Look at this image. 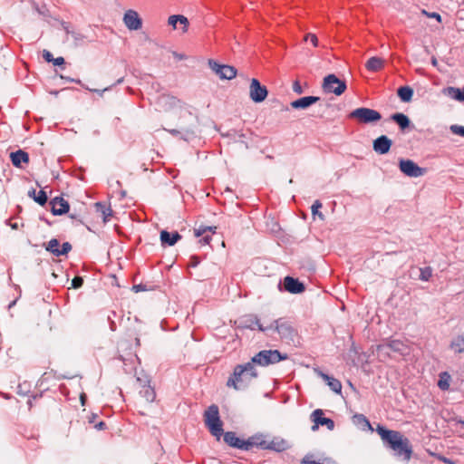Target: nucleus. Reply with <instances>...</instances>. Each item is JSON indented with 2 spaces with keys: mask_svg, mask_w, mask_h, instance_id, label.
Instances as JSON below:
<instances>
[{
  "mask_svg": "<svg viewBox=\"0 0 464 464\" xmlns=\"http://www.w3.org/2000/svg\"><path fill=\"white\" fill-rule=\"evenodd\" d=\"M376 431L382 441L388 445L396 457L408 462L412 455V448L410 440L397 430H387L384 426L378 424Z\"/></svg>",
  "mask_w": 464,
  "mask_h": 464,
  "instance_id": "1",
  "label": "nucleus"
},
{
  "mask_svg": "<svg viewBox=\"0 0 464 464\" xmlns=\"http://www.w3.org/2000/svg\"><path fill=\"white\" fill-rule=\"evenodd\" d=\"M257 376L258 372L256 366L249 361L244 364H238L234 368L232 375L227 382V386L232 387L237 391L244 390L247 388Z\"/></svg>",
  "mask_w": 464,
  "mask_h": 464,
  "instance_id": "2",
  "label": "nucleus"
},
{
  "mask_svg": "<svg viewBox=\"0 0 464 464\" xmlns=\"http://www.w3.org/2000/svg\"><path fill=\"white\" fill-rule=\"evenodd\" d=\"M205 424L208 428L210 433L220 440L223 434L222 421L219 417L218 407L215 404L210 405L205 411Z\"/></svg>",
  "mask_w": 464,
  "mask_h": 464,
  "instance_id": "3",
  "label": "nucleus"
},
{
  "mask_svg": "<svg viewBox=\"0 0 464 464\" xmlns=\"http://www.w3.org/2000/svg\"><path fill=\"white\" fill-rule=\"evenodd\" d=\"M157 106L160 110L165 111H177L183 117H191V113L188 111L185 104L169 94H162L157 100Z\"/></svg>",
  "mask_w": 464,
  "mask_h": 464,
  "instance_id": "4",
  "label": "nucleus"
},
{
  "mask_svg": "<svg viewBox=\"0 0 464 464\" xmlns=\"http://www.w3.org/2000/svg\"><path fill=\"white\" fill-rule=\"evenodd\" d=\"M285 359H287V354H282L278 350H263L253 356L250 362L253 365L266 367Z\"/></svg>",
  "mask_w": 464,
  "mask_h": 464,
  "instance_id": "5",
  "label": "nucleus"
},
{
  "mask_svg": "<svg viewBox=\"0 0 464 464\" xmlns=\"http://www.w3.org/2000/svg\"><path fill=\"white\" fill-rule=\"evenodd\" d=\"M349 117L356 119L360 123L368 124L378 121L382 119L379 111L373 109L361 107L350 112Z\"/></svg>",
  "mask_w": 464,
  "mask_h": 464,
  "instance_id": "6",
  "label": "nucleus"
},
{
  "mask_svg": "<svg viewBox=\"0 0 464 464\" xmlns=\"http://www.w3.org/2000/svg\"><path fill=\"white\" fill-rule=\"evenodd\" d=\"M322 88L326 93L340 96L345 92L347 86L345 82L337 78L335 74H328L324 78Z\"/></svg>",
  "mask_w": 464,
  "mask_h": 464,
  "instance_id": "7",
  "label": "nucleus"
},
{
  "mask_svg": "<svg viewBox=\"0 0 464 464\" xmlns=\"http://www.w3.org/2000/svg\"><path fill=\"white\" fill-rule=\"evenodd\" d=\"M210 69L223 80H232L237 76V69L234 66L219 64L214 60L208 61Z\"/></svg>",
  "mask_w": 464,
  "mask_h": 464,
  "instance_id": "8",
  "label": "nucleus"
},
{
  "mask_svg": "<svg viewBox=\"0 0 464 464\" xmlns=\"http://www.w3.org/2000/svg\"><path fill=\"white\" fill-rule=\"evenodd\" d=\"M267 94V88L265 85H262L257 79L253 78L249 86V98L254 102L259 103L266 100Z\"/></svg>",
  "mask_w": 464,
  "mask_h": 464,
  "instance_id": "9",
  "label": "nucleus"
},
{
  "mask_svg": "<svg viewBox=\"0 0 464 464\" xmlns=\"http://www.w3.org/2000/svg\"><path fill=\"white\" fill-rule=\"evenodd\" d=\"M399 167L401 171L411 178H419L424 175L425 169L419 167L413 160H400Z\"/></svg>",
  "mask_w": 464,
  "mask_h": 464,
  "instance_id": "10",
  "label": "nucleus"
},
{
  "mask_svg": "<svg viewBox=\"0 0 464 464\" xmlns=\"http://www.w3.org/2000/svg\"><path fill=\"white\" fill-rule=\"evenodd\" d=\"M270 324H273L271 330H275L283 339H293L295 335V330L289 322L280 318L273 321Z\"/></svg>",
  "mask_w": 464,
  "mask_h": 464,
  "instance_id": "11",
  "label": "nucleus"
},
{
  "mask_svg": "<svg viewBox=\"0 0 464 464\" xmlns=\"http://www.w3.org/2000/svg\"><path fill=\"white\" fill-rule=\"evenodd\" d=\"M324 412L322 410L317 409L312 412L311 418L314 424L312 426V430L315 431L318 430L319 426H326L329 430H333L334 428V422L330 418L324 417Z\"/></svg>",
  "mask_w": 464,
  "mask_h": 464,
  "instance_id": "12",
  "label": "nucleus"
},
{
  "mask_svg": "<svg viewBox=\"0 0 464 464\" xmlns=\"http://www.w3.org/2000/svg\"><path fill=\"white\" fill-rule=\"evenodd\" d=\"M72 249L69 242H64L60 247V242L56 238H52L45 246V250L51 252L55 256H61L68 254Z\"/></svg>",
  "mask_w": 464,
  "mask_h": 464,
  "instance_id": "13",
  "label": "nucleus"
},
{
  "mask_svg": "<svg viewBox=\"0 0 464 464\" xmlns=\"http://www.w3.org/2000/svg\"><path fill=\"white\" fill-rule=\"evenodd\" d=\"M241 326L251 330L258 329L261 332H267L273 328V324L265 325L256 315H247L242 322Z\"/></svg>",
  "mask_w": 464,
  "mask_h": 464,
  "instance_id": "14",
  "label": "nucleus"
},
{
  "mask_svg": "<svg viewBox=\"0 0 464 464\" xmlns=\"http://www.w3.org/2000/svg\"><path fill=\"white\" fill-rule=\"evenodd\" d=\"M123 22L129 30L136 31L141 28L142 21L139 14L134 10H128L123 15Z\"/></svg>",
  "mask_w": 464,
  "mask_h": 464,
  "instance_id": "15",
  "label": "nucleus"
},
{
  "mask_svg": "<svg viewBox=\"0 0 464 464\" xmlns=\"http://www.w3.org/2000/svg\"><path fill=\"white\" fill-rule=\"evenodd\" d=\"M266 436L262 433L250 436L248 439L245 440V450L248 451L254 447L266 450Z\"/></svg>",
  "mask_w": 464,
  "mask_h": 464,
  "instance_id": "16",
  "label": "nucleus"
},
{
  "mask_svg": "<svg viewBox=\"0 0 464 464\" xmlns=\"http://www.w3.org/2000/svg\"><path fill=\"white\" fill-rule=\"evenodd\" d=\"M392 144V141L391 139L385 135H382L373 140L372 149L376 153L383 155L389 152Z\"/></svg>",
  "mask_w": 464,
  "mask_h": 464,
  "instance_id": "17",
  "label": "nucleus"
},
{
  "mask_svg": "<svg viewBox=\"0 0 464 464\" xmlns=\"http://www.w3.org/2000/svg\"><path fill=\"white\" fill-rule=\"evenodd\" d=\"M285 289L291 294H300L304 291V285L298 279L286 276L284 279Z\"/></svg>",
  "mask_w": 464,
  "mask_h": 464,
  "instance_id": "18",
  "label": "nucleus"
},
{
  "mask_svg": "<svg viewBox=\"0 0 464 464\" xmlns=\"http://www.w3.org/2000/svg\"><path fill=\"white\" fill-rule=\"evenodd\" d=\"M224 441L232 448L245 450V440L237 437L233 431L223 432Z\"/></svg>",
  "mask_w": 464,
  "mask_h": 464,
  "instance_id": "19",
  "label": "nucleus"
},
{
  "mask_svg": "<svg viewBox=\"0 0 464 464\" xmlns=\"http://www.w3.org/2000/svg\"><path fill=\"white\" fill-rule=\"evenodd\" d=\"M52 213L55 216L65 214L69 211V203L63 198L56 197L51 201Z\"/></svg>",
  "mask_w": 464,
  "mask_h": 464,
  "instance_id": "20",
  "label": "nucleus"
},
{
  "mask_svg": "<svg viewBox=\"0 0 464 464\" xmlns=\"http://www.w3.org/2000/svg\"><path fill=\"white\" fill-rule=\"evenodd\" d=\"M449 348L456 355L464 354V334L454 335L450 339Z\"/></svg>",
  "mask_w": 464,
  "mask_h": 464,
  "instance_id": "21",
  "label": "nucleus"
},
{
  "mask_svg": "<svg viewBox=\"0 0 464 464\" xmlns=\"http://www.w3.org/2000/svg\"><path fill=\"white\" fill-rule=\"evenodd\" d=\"M320 100L317 96H304L293 101L290 105L293 109H306Z\"/></svg>",
  "mask_w": 464,
  "mask_h": 464,
  "instance_id": "22",
  "label": "nucleus"
},
{
  "mask_svg": "<svg viewBox=\"0 0 464 464\" xmlns=\"http://www.w3.org/2000/svg\"><path fill=\"white\" fill-rule=\"evenodd\" d=\"M289 448L288 442L281 438H274L271 440L266 441V450H274L276 452H282Z\"/></svg>",
  "mask_w": 464,
  "mask_h": 464,
  "instance_id": "23",
  "label": "nucleus"
},
{
  "mask_svg": "<svg viewBox=\"0 0 464 464\" xmlns=\"http://www.w3.org/2000/svg\"><path fill=\"white\" fill-rule=\"evenodd\" d=\"M180 238H181V236L177 231H175L173 233H169L167 230H162L160 232V242L163 246H174Z\"/></svg>",
  "mask_w": 464,
  "mask_h": 464,
  "instance_id": "24",
  "label": "nucleus"
},
{
  "mask_svg": "<svg viewBox=\"0 0 464 464\" xmlns=\"http://www.w3.org/2000/svg\"><path fill=\"white\" fill-rule=\"evenodd\" d=\"M10 159L13 165L16 168H22V163L29 162V155L23 150H18L16 151L11 152Z\"/></svg>",
  "mask_w": 464,
  "mask_h": 464,
  "instance_id": "25",
  "label": "nucleus"
},
{
  "mask_svg": "<svg viewBox=\"0 0 464 464\" xmlns=\"http://www.w3.org/2000/svg\"><path fill=\"white\" fill-rule=\"evenodd\" d=\"M318 374H319V376H321L323 378V380H324L326 382L327 385L330 387V389L333 392H334L336 393H341L342 383L339 380H337L334 377H331L328 374L324 373L322 372H319Z\"/></svg>",
  "mask_w": 464,
  "mask_h": 464,
  "instance_id": "26",
  "label": "nucleus"
},
{
  "mask_svg": "<svg viewBox=\"0 0 464 464\" xmlns=\"http://www.w3.org/2000/svg\"><path fill=\"white\" fill-rule=\"evenodd\" d=\"M385 61L382 58L372 56L365 63V67L370 72H379L384 67Z\"/></svg>",
  "mask_w": 464,
  "mask_h": 464,
  "instance_id": "27",
  "label": "nucleus"
},
{
  "mask_svg": "<svg viewBox=\"0 0 464 464\" xmlns=\"http://www.w3.org/2000/svg\"><path fill=\"white\" fill-rule=\"evenodd\" d=\"M391 120L395 121L401 130H405L411 124L410 119L407 115L397 112L391 116Z\"/></svg>",
  "mask_w": 464,
  "mask_h": 464,
  "instance_id": "28",
  "label": "nucleus"
},
{
  "mask_svg": "<svg viewBox=\"0 0 464 464\" xmlns=\"http://www.w3.org/2000/svg\"><path fill=\"white\" fill-rule=\"evenodd\" d=\"M451 376L448 372H442L439 375L438 387L441 391H448L450 386Z\"/></svg>",
  "mask_w": 464,
  "mask_h": 464,
  "instance_id": "29",
  "label": "nucleus"
},
{
  "mask_svg": "<svg viewBox=\"0 0 464 464\" xmlns=\"http://www.w3.org/2000/svg\"><path fill=\"white\" fill-rule=\"evenodd\" d=\"M397 94L403 102H409L412 99L413 90L409 86L400 87Z\"/></svg>",
  "mask_w": 464,
  "mask_h": 464,
  "instance_id": "30",
  "label": "nucleus"
},
{
  "mask_svg": "<svg viewBox=\"0 0 464 464\" xmlns=\"http://www.w3.org/2000/svg\"><path fill=\"white\" fill-rule=\"evenodd\" d=\"M96 210L100 212L102 216V219L104 222H107L109 218L112 215V210L110 206H107L104 203L97 202L95 204Z\"/></svg>",
  "mask_w": 464,
  "mask_h": 464,
  "instance_id": "31",
  "label": "nucleus"
},
{
  "mask_svg": "<svg viewBox=\"0 0 464 464\" xmlns=\"http://www.w3.org/2000/svg\"><path fill=\"white\" fill-rule=\"evenodd\" d=\"M140 394L148 401L152 402L156 398V392L154 388L150 385H144L140 391Z\"/></svg>",
  "mask_w": 464,
  "mask_h": 464,
  "instance_id": "32",
  "label": "nucleus"
},
{
  "mask_svg": "<svg viewBox=\"0 0 464 464\" xmlns=\"http://www.w3.org/2000/svg\"><path fill=\"white\" fill-rule=\"evenodd\" d=\"M170 134L177 136L179 133H182V139L185 140H188L191 137L195 135V132L190 129H186L184 127H180V130L177 129L166 130Z\"/></svg>",
  "mask_w": 464,
  "mask_h": 464,
  "instance_id": "33",
  "label": "nucleus"
},
{
  "mask_svg": "<svg viewBox=\"0 0 464 464\" xmlns=\"http://www.w3.org/2000/svg\"><path fill=\"white\" fill-rule=\"evenodd\" d=\"M353 419L357 424L362 425L363 428L372 430V427L370 421L364 415L355 414L353 416Z\"/></svg>",
  "mask_w": 464,
  "mask_h": 464,
  "instance_id": "34",
  "label": "nucleus"
},
{
  "mask_svg": "<svg viewBox=\"0 0 464 464\" xmlns=\"http://www.w3.org/2000/svg\"><path fill=\"white\" fill-rule=\"evenodd\" d=\"M432 276V269L430 266L420 267V280L423 282L429 281Z\"/></svg>",
  "mask_w": 464,
  "mask_h": 464,
  "instance_id": "35",
  "label": "nucleus"
},
{
  "mask_svg": "<svg viewBox=\"0 0 464 464\" xmlns=\"http://www.w3.org/2000/svg\"><path fill=\"white\" fill-rule=\"evenodd\" d=\"M387 346L394 351V352H398V353H402L403 352V349H404V344L402 342L399 341V340H392L390 341L388 343H387Z\"/></svg>",
  "mask_w": 464,
  "mask_h": 464,
  "instance_id": "36",
  "label": "nucleus"
},
{
  "mask_svg": "<svg viewBox=\"0 0 464 464\" xmlns=\"http://www.w3.org/2000/svg\"><path fill=\"white\" fill-rule=\"evenodd\" d=\"M322 208V203L319 200H315L311 207L312 215L318 216L321 220L324 219V216L319 209Z\"/></svg>",
  "mask_w": 464,
  "mask_h": 464,
  "instance_id": "37",
  "label": "nucleus"
},
{
  "mask_svg": "<svg viewBox=\"0 0 464 464\" xmlns=\"http://www.w3.org/2000/svg\"><path fill=\"white\" fill-rule=\"evenodd\" d=\"M457 92H460V89L457 87H447L443 90L444 94H447L452 99L459 101Z\"/></svg>",
  "mask_w": 464,
  "mask_h": 464,
  "instance_id": "38",
  "label": "nucleus"
},
{
  "mask_svg": "<svg viewBox=\"0 0 464 464\" xmlns=\"http://www.w3.org/2000/svg\"><path fill=\"white\" fill-rule=\"evenodd\" d=\"M34 199L35 202H37L39 205L43 206L47 201V196L46 193L44 190L38 191L37 195L34 197Z\"/></svg>",
  "mask_w": 464,
  "mask_h": 464,
  "instance_id": "39",
  "label": "nucleus"
},
{
  "mask_svg": "<svg viewBox=\"0 0 464 464\" xmlns=\"http://www.w3.org/2000/svg\"><path fill=\"white\" fill-rule=\"evenodd\" d=\"M450 129L452 133L464 137V126L454 124Z\"/></svg>",
  "mask_w": 464,
  "mask_h": 464,
  "instance_id": "40",
  "label": "nucleus"
},
{
  "mask_svg": "<svg viewBox=\"0 0 464 464\" xmlns=\"http://www.w3.org/2000/svg\"><path fill=\"white\" fill-rule=\"evenodd\" d=\"M180 25H182V32L186 33L188 28V20L186 16L182 14H179V22Z\"/></svg>",
  "mask_w": 464,
  "mask_h": 464,
  "instance_id": "41",
  "label": "nucleus"
},
{
  "mask_svg": "<svg viewBox=\"0 0 464 464\" xmlns=\"http://www.w3.org/2000/svg\"><path fill=\"white\" fill-rule=\"evenodd\" d=\"M304 41H305V42L310 41V43H311L314 47H317V46H318V38H317V36H316L314 34H307L304 36Z\"/></svg>",
  "mask_w": 464,
  "mask_h": 464,
  "instance_id": "42",
  "label": "nucleus"
},
{
  "mask_svg": "<svg viewBox=\"0 0 464 464\" xmlns=\"http://www.w3.org/2000/svg\"><path fill=\"white\" fill-rule=\"evenodd\" d=\"M421 13H422V14H424L425 16H427L429 18H434L438 22H441V16L439 13H436V12L430 13L424 9L421 11Z\"/></svg>",
  "mask_w": 464,
  "mask_h": 464,
  "instance_id": "43",
  "label": "nucleus"
},
{
  "mask_svg": "<svg viewBox=\"0 0 464 464\" xmlns=\"http://www.w3.org/2000/svg\"><path fill=\"white\" fill-rule=\"evenodd\" d=\"M227 136H232V134L227 133ZM233 137L236 140H237V138L240 142L245 144L246 148H248V145L243 140V139L245 138V134L243 132L233 131Z\"/></svg>",
  "mask_w": 464,
  "mask_h": 464,
  "instance_id": "44",
  "label": "nucleus"
},
{
  "mask_svg": "<svg viewBox=\"0 0 464 464\" xmlns=\"http://www.w3.org/2000/svg\"><path fill=\"white\" fill-rule=\"evenodd\" d=\"M216 227H199L198 229H197L195 231V235L196 237H201L203 234H205L207 231H210V232H214L213 229H215Z\"/></svg>",
  "mask_w": 464,
  "mask_h": 464,
  "instance_id": "45",
  "label": "nucleus"
},
{
  "mask_svg": "<svg viewBox=\"0 0 464 464\" xmlns=\"http://www.w3.org/2000/svg\"><path fill=\"white\" fill-rule=\"evenodd\" d=\"M179 22V14L170 15L168 19V24L171 25L174 29H177V24Z\"/></svg>",
  "mask_w": 464,
  "mask_h": 464,
  "instance_id": "46",
  "label": "nucleus"
},
{
  "mask_svg": "<svg viewBox=\"0 0 464 464\" xmlns=\"http://www.w3.org/2000/svg\"><path fill=\"white\" fill-rule=\"evenodd\" d=\"M83 284V279L80 276H75L72 280V286L73 288H79Z\"/></svg>",
  "mask_w": 464,
  "mask_h": 464,
  "instance_id": "47",
  "label": "nucleus"
},
{
  "mask_svg": "<svg viewBox=\"0 0 464 464\" xmlns=\"http://www.w3.org/2000/svg\"><path fill=\"white\" fill-rule=\"evenodd\" d=\"M293 92L296 94H302L304 92V90L299 82V81H295L293 82Z\"/></svg>",
  "mask_w": 464,
  "mask_h": 464,
  "instance_id": "48",
  "label": "nucleus"
},
{
  "mask_svg": "<svg viewBox=\"0 0 464 464\" xmlns=\"http://www.w3.org/2000/svg\"><path fill=\"white\" fill-rule=\"evenodd\" d=\"M84 88H85L86 90L90 91V92H97L100 96H102V95H103V93H104L105 92H107V91H110V90L112 88V86L106 87V88H104V89H102V90H99V89H91V88L86 87V86H85Z\"/></svg>",
  "mask_w": 464,
  "mask_h": 464,
  "instance_id": "49",
  "label": "nucleus"
},
{
  "mask_svg": "<svg viewBox=\"0 0 464 464\" xmlns=\"http://www.w3.org/2000/svg\"><path fill=\"white\" fill-rule=\"evenodd\" d=\"M61 78L69 82H75L77 84H81L82 87H85V85L82 84V81L79 80V79H74V78H71L69 76H63V75H61Z\"/></svg>",
  "mask_w": 464,
  "mask_h": 464,
  "instance_id": "50",
  "label": "nucleus"
},
{
  "mask_svg": "<svg viewBox=\"0 0 464 464\" xmlns=\"http://www.w3.org/2000/svg\"><path fill=\"white\" fill-rule=\"evenodd\" d=\"M43 57L44 59L48 62V63H53V54L47 51V50H44L43 52Z\"/></svg>",
  "mask_w": 464,
  "mask_h": 464,
  "instance_id": "51",
  "label": "nucleus"
},
{
  "mask_svg": "<svg viewBox=\"0 0 464 464\" xmlns=\"http://www.w3.org/2000/svg\"><path fill=\"white\" fill-rule=\"evenodd\" d=\"M137 382H140L141 388L144 385H149V383H150V380L147 378V376H144V377L138 376L137 377Z\"/></svg>",
  "mask_w": 464,
  "mask_h": 464,
  "instance_id": "52",
  "label": "nucleus"
},
{
  "mask_svg": "<svg viewBox=\"0 0 464 464\" xmlns=\"http://www.w3.org/2000/svg\"><path fill=\"white\" fill-rule=\"evenodd\" d=\"M302 463L303 464H323L319 461H316L314 459H312L311 457H304L302 460Z\"/></svg>",
  "mask_w": 464,
  "mask_h": 464,
  "instance_id": "53",
  "label": "nucleus"
},
{
  "mask_svg": "<svg viewBox=\"0 0 464 464\" xmlns=\"http://www.w3.org/2000/svg\"><path fill=\"white\" fill-rule=\"evenodd\" d=\"M53 63L57 66L63 65L64 63V59L62 56L53 58Z\"/></svg>",
  "mask_w": 464,
  "mask_h": 464,
  "instance_id": "54",
  "label": "nucleus"
},
{
  "mask_svg": "<svg viewBox=\"0 0 464 464\" xmlns=\"http://www.w3.org/2000/svg\"><path fill=\"white\" fill-rule=\"evenodd\" d=\"M172 54H173V56H174L177 60H179V61H181V60H185V59L187 58L185 54H183V53H177V52H173V53H172Z\"/></svg>",
  "mask_w": 464,
  "mask_h": 464,
  "instance_id": "55",
  "label": "nucleus"
},
{
  "mask_svg": "<svg viewBox=\"0 0 464 464\" xmlns=\"http://www.w3.org/2000/svg\"><path fill=\"white\" fill-rule=\"evenodd\" d=\"M210 239H211V237H210L209 236H204V237L199 240V242H200L202 245H208V244H209Z\"/></svg>",
  "mask_w": 464,
  "mask_h": 464,
  "instance_id": "56",
  "label": "nucleus"
},
{
  "mask_svg": "<svg viewBox=\"0 0 464 464\" xmlns=\"http://www.w3.org/2000/svg\"><path fill=\"white\" fill-rule=\"evenodd\" d=\"M458 92V98L459 102H464V87L460 89V92Z\"/></svg>",
  "mask_w": 464,
  "mask_h": 464,
  "instance_id": "57",
  "label": "nucleus"
},
{
  "mask_svg": "<svg viewBox=\"0 0 464 464\" xmlns=\"http://www.w3.org/2000/svg\"><path fill=\"white\" fill-rule=\"evenodd\" d=\"M104 427H105V423H104L103 421H100L99 423H97V424L95 425V428H96L97 430H102Z\"/></svg>",
  "mask_w": 464,
  "mask_h": 464,
  "instance_id": "58",
  "label": "nucleus"
},
{
  "mask_svg": "<svg viewBox=\"0 0 464 464\" xmlns=\"http://www.w3.org/2000/svg\"><path fill=\"white\" fill-rule=\"evenodd\" d=\"M80 400H81L82 405H84V404H85V400H86V395H85V393H82V394H81V396H80Z\"/></svg>",
  "mask_w": 464,
  "mask_h": 464,
  "instance_id": "59",
  "label": "nucleus"
},
{
  "mask_svg": "<svg viewBox=\"0 0 464 464\" xmlns=\"http://www.w3.org/2000/svg\"><path fill=\"white\" fill-rule=\"evenodd\" d=\"M35 193H36L35 189H34V188H33V189H31V190L28 192V195H29L30 197H33V198H34V196H36V194H35Z\"/></svg>",
  "mask_w": 464,
  "mask_h": 464,
  "instance_id": "60",
  "label": "nucleus"
},
{
  "mask_svg": "<svg viewBox=\"0 0 464 464\" xmlns=\"http://www.w3.org/2000/svg\"><path fill=\"white\" fill-rule=\"evenodd\" d=\"M123 81H124V78H123V77L119 78V79L116 81V82H115L112 86L117 85V84H121V83H122V82H123Z\"/></svg>",
  "mask_w": 464,
  "mask_h": 464,
  "instance_id": "61",
  "label": "nucleus"
},
{
  "mask_svg": "<svg viewBox=\"0 0 464 464\" xmlns=\"http://www.w3.org/2000/svg\"><path fill=\"white\" fill-rule=\"evenodd\" d=\"M443 461L447 464H453V462L446 458L443 459Z\"/></svg>",
  "mask_w": 464,
  "mask_h": 464,
  "instance_id": "62",
  "label": "nucleus"
},
{
  "mask_svg": "<svg viewBox=\"0 0 464 464\" xmlns=\"http://www.w3.org/2000/svg\"><path fill=\"white\" fill-rule=\"evenodd\" d=\"M133 288L136 290V292H138L140 289V285H134Z\"/></svg>",
  "mask_w": 464,
  "mask_h": 464,
  "instance_id": "63",
  "label": "nucleus"
},
{
  "mask_svg": "<svg viewBox=\"0 0 464 464\" xmlns=\"http://www.w3.org/2000/svg\"><path fill=\"white\" fill-rule=\"evenodd\" d=\"M16 303V300L13 301L12 303H10V304L8 305L9 308L13 307Z\"/></svg>",
  "mask_w": 464,
  "mask_h": 464,
  "instance_id": "64",
  "label": "nucleus"
}]
</instances>
